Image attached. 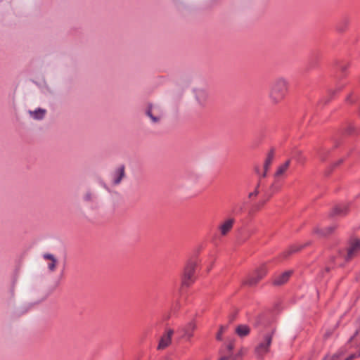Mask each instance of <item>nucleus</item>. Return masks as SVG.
I'll return each mask as SVG.
<instances>
[{
    "mask_svg": "<svg viewBox=\"0 0 360 360\" xmlns=\"http://www.w3.org/2000/svg\"><path fill=\"white\" fill-rule=\"evenodd\" d=\"M267 270L265 266H261L254 273L249 275L246 280L243 282V285L249 286L256 285L266 274Z\"/></svg>",
    "mask_w": 360,
    "mask_h": 360,
    "instance_id": "7ed1b4c3",
    "label": "nucleus"
},
{
    "mask_svg": "<svg viewBox=\"0 0 360 360\" xmlns=\"http://www.w3.org/2000/svg\"><path fill=\"white\" fill-rule=\"evenodd\" d=\"M243 209L244 208L243 205H236L233 210V212L236 214H238L243 212Z\"/></svg>",
    "mask_w": 360,
    "mask_h": 360,
    "instance_id": "72a5a7b5",
    "label": "nucleus"
},
{
    "mask_svg": "<svg viewBox=\"0 0 360 360\" xmlns=\"http://www.w3.org/2000/svg\"><path fill=\"white\" fill-rule=\"evenodd\" d=\"M311 243H312L311 241H308V242H307L306 243L303 244V245H302V246H303V247H304V248H306V247H307V246L310 245L311 244Z\"/></svg>",
    "mask_w": 360,
    "mask_h": 360,
    "instance_id": "ea45409f",
    "label": "nucleus"
},
{
    "mask_svg": "<svg viewBox=\"0 0 360 360\" xmlns=\"http://www.w3.org/2000/svg\"><path fill=\"white\" fill-rule=\"evenodd\" d=\"M124 176L125 166L124 165H121L115 169L112 174V184L115 186L120 184Z\"/></svg>",
    "mask_w": 360,
    "mask_h": 360,
    "instance_id": "0eeeda50",
    "label": "nucleus"
},
{
    "mask_svg": "<svg viewBox=\"0 0 360 360\" xmlns=\"http://www.w3.org/2000/svg\"><path fill=\"white\" fill-rule=\"evenodd\" d=\"M303 248H304V247L302 246V245H292V246L290 247V248L288 250L285 251L283 253V257L284 258H287L290 255H292L293 253H295L297 252H299L301 250H302Z\"/></svg>",
    "mask_w": 360,
    "mask_h": 360,
    "instance_id": "4be33fe9",
    "label": "nucleus"
},
{
    "mask_svg": "<svg viewBox=\"0 0 360 360\" xmlns=\"http://www.w3.org/2000/svg\"><path fill=\"white\" fill-rule=\"evenodd\" d=\"M274 331L270 333L266 334L264 336V342H261L258 345V346L255 348V354L259 356H263L269 352V347L271 343L272 337H273Z\"/></svg>",
    "mask_w": 360,
    "mask_h": 360,
    "instance_id": "20e7f679",
    "label": "nucleus"
},
{
    "mask_svg": "<svg viewBox=\"0 0 360 360\" xmlns=\"http://www.w3.org/2000/svg\"><path fill=\"white\" fill-rule=\"evenodd\" d=\"M288 82L283 77H278L271 84L269 96L274 104L278 103L285 96L288 91Z\"/></svg>",
    "mask_w": 360,
    "mask_h": 360,
    "instance_id": "f257e3e1",
    "label": "nucleus"
},
{
    "mask_svg": "<svg viewBox=\"0 0 360 360\" xmlns=\"http://www.w3.org/2000/svg\"><path fill=\"white\" fill-rule=\"evenodd\" d=\"M292 274V271H287L276 276L273 280L274 285H281L285 283Z\"/></svg>",
    "mask_w": 360,
    "mask_h": 360,
    "instance_id": "9d476101",
    "label": "nucleus"
},
{
    "mask_svg": "<svg viewBox=\"0 0 360 360\" xmlns=\"http://www.w3.org/2000/svg\"><path fill=\"white\" fill-rule=\"evenodd\" d=\"M250 328L247 325H239L236 328V333L240 337L247 336L250 333Z\"/></svg>",
    "mask_w": 360,
    "mask_h": 360,
    "instance_id": "a211bd4d",
    "label": "nucleus"
},
{
    "mask_svg": "<svg viewBox=\"0 0 360 360\" xmlns=\"http://www.w3.org/2000/svg\"><path fill=\"white\" fill-rule=\"evenodd\" d=\"M179 307H180V304H179V301H176L172 306L171 312L174 313V314L177 313Z\"/></svg>",
    "mask_w": 360,
    "mask_h": 360,
    "instance_id": "2f4dec72",
    "label": "nucleus"
},
{
    "mask_svg": "<svg viewBox=\"0 0 360 360\" xmlns=\"http://www.w3.org/2000/svg\"><path fill=\"white\" fill-rule=\"evenodd\" d=\"M345 86V84H338L335 89L330 90L329 91L330 97L324 99L323 103L324 104H327L331 99V98L338 91H340Z\"/></svg>",
    "mask_w": 360,
    "mask_h": 360,
    "instance_id": "b1692460",
    "label": "nucleus"
},
{
    "mask_svg": "<svg viewBox=\"0 0 360 360\" xmlns=\"http://www.w3.org/2000/svg\"><path fill=\"white\" fill-rule=\"evenodd\" d=\"M303 248H304V247L302 246V245H292V246L290 247V248L288 250L285 251L283 253V257L284 258H287L290 255H292L293 253H295L297 252H299L301 250H302Z\"/></svg>",
    "mask_w": 360,
    "mask_h": 360,
    "instance_id": "5701e85b",
    "label": "nucleus"
},
{
    "mask_svg": "<svg viewBox=\"0 0 360 360\" xmlns=\"http://www.w3.org/2000/svg\"><path fill=\"white\" fill-rule=\"evenodd\" d=\"M243 354V350L240 349V351L231 360H241V357H242Z\"/></svg>",
    "mask_w": 360,
    "mask_h": 360,
    "instance_id": "e433bc0d",
    "label": "nucleus"
},
{
    "mask_svg": "<svg viewBox=\"0 0 360 360\" xmlns=\"http://www.w3.org/2000/svg\"><path fill=\"white\" fill-rule=\"evenodd\" d=\"M348 207L347 206H336L333 209V210L330 212L329 216L330 217H333L335 216H344L347 213Z\"/></svg>",
    "mask_w": 360,
    "mask_h": 360,
    "instance_id": "4468645a",
    "label": "nucleus"
},
{
    "mask_svg": "<svg viewBox=\"0 0 360 360\" xmlns=\"http://www.w3.org/2000/svg\"><path fill=\"white\" fill-rule=\"evenodd\" d=\"M234 219L231 218L226 220L220 226L219 231L222 236H226L233 228Z\"/></svg>",
    "mask_w": 360,
    "mask_h": 360,
    "instance_id": "ddd939ff",
    "label": "nucleus"
},
{
    "mask_svg": "<svg viewBox=\"0 0 360 360\" xmlns=\"http://www.w3.org/2000/svg\"><path fill=\"white\" fill-rule=\"evenodd\" d=\"M84 200L86 202H91L93 200V194L91 191H87L84 196Z\"/></svg>",
    "mask_w": 360,
    "mask_h": 360,
    "instance_id": "473e14b6",
    "label": "nucleus"
},
{
    "mask_svg": "<svg viewBox=\"0 0 360 360\" xmlns=\"http://www.w3.org/2000/svg\"><path fill=\"white\" fill-rule=\"evenodd\" d=\"M345 132L349 135H352L356 132V128L352 124H348L345 128Z\"/></svg>",
    "mask_w": 360,
    "mask_h": 360,
    "instance_id": "7c9ffc66",
    "label": "nucleus"
},
{
    "mask_svg": "<svg viewBox=\"0 0 360 360\" xmlns=\"http://www.w3.org/2000/svg\"><path fill=\"white\" fill-rule=\"evenodd\" d=\"M262 184V181H261V179L259 180L255 188L254 189V191L252 192H250L249 194H248V198L249 199H252L254 197H256L258 195V194L259 193V187Z\"/></svg>",
    "mask_w": 360,
    "mask_h": 360,
    "instance_id": "bb28decb",
    "label": "nucleus"
},
{
    "mask_svg": "<svg viewBox=\"0 0 360 360\" xmlns=\"http://www.w3.org/2000/svg\"><path fill=\"white\" fill-rule=\"evenodd\" d=\"M282 187V184L278 179H276L274 182L270 186L269 191L266 193L268 198H271L272 195L276 192H278Z\"/></svg>",
    "mask_w": 360,
    "mask_h": 360,
    "instance_id": "f3484780",
    "label": "nucleus"
},
{
    "mask_svg": "<svg viewBox=\"0 0 360 360\" xmlns=\"http://www.w3.org/2000/svg\"><path fill=\"white\" fill-rule=\"evenodd\" d=\"M359 356L358 354H352L346 356L342 351H340L333 356H327L326 360H352Z\"/></svg>",
    "mask_w": 360,
    "mask_h": 360,
    "instance_id": "6e6552de",
    "label": "nucleus"
},
{
    "mask_svg": "<svg viewBox=\"0 0 360 360\" xmlns=\"http://www.w3.org/2000/svg\"><path fill=\"white\" fill-rule=\"evenodd\" d=\"M153 106L151 103H149L148 105V108L146 110V115L150 118L151 121L153 123H158L160 121L162 115H153Z\"/></svg>",
    "mask_w": 360,
    "mask_h": 360,
    "instance_id": "dca6fc26",
    "label": "nucleus"
},
{
    "mask_svg": "<svg viewBox=\"0 0 360 360\" xmlns=\"http://www.w3.org/2000/svg\"><path fill=\"white\" fill-rule=\"evenodd\" d=\"M337 225H332L326 229H321L319 227H315L314 229V233L318 234L321 237H327L331 235L337 229Z\"/></svg>",
    "mask_w": 360,
    "mask_h": 360,
    "instance_id": "1a4fd4ad",
    "label": "nucleus"
},
{
    "mask_svg": "<svg viewBox=\"0 0 360 360\" xmlns=\"http://www.w3.org/2000/svg\"><path fill=\"white\" fill-rule=\"evenodd\" d=\"M347 253L345 257L346 262L351 260L353 257L360 250V240L357 238H351L349 242Z\"/></svg>",
    "mask_w": 360,
    "mask_h": 360,
    "instance_id": "39448f33",
    "label": "nucleus"
},
{
    "mask_svg": "<svg viewBox=\"0 0 360 360\" xmlns=\"http://www.w3.org/2000/svg\"><path fill=\"white\" fill-rule=\"evenodd\" d=\"M227 349L229 350V352H231L234 347V344H233V342H230L227 346Z\"/></svg>",
    "mask_w": 360,
    "mask_h": 360,
    "instance_id": "4c0bfd02",
    "label": "nucleus"
},
{
    "mask_svg": "<svg viewBox=\"0 0 360 360\" xmlns=\"http://www.w3.org/2000/svg\"><path fill=\"white\" fill-rule=\"evenodd\" d=\"M219 360H229V358L226 356L221 357Z\"/></svg>",
    "mask_w": 360,
    "mask_h": 360,
    "instance_id": "79ce46f5",
    "label": "nucleus"
},
{
    "mask_svg": "<svg viewBox=\"0 0 360 360\" xmlns=\"http://www.w3.org/2000/svg\"><path fill=\"white\" fill-rule=\"evenodd\" d=\"M226 328H227V326H220L219 330L217 333V336H216V338L218 340H221L222 335L226 331Z\"/></svg>",
    "mask_w": 360,
    "mask_h": 360,
    "instance_id": "c85d7f7f",
    "label": "nucleus"
},
{
    "mask_svg": "<svg viewBox=\"0 0 360 360\" xmlns=\"http://www.w3.org/2000/svg\"><path fill=\"white\" fill-rule=\"evenodd\" d=\"M46 112V110L42 108H38L34 111H30V114L32 117L38 120H42L44 117Z\"/></svg>",
    "mask_w": 360,
    "mask_h": 360,
    "instance_id": "412c9836",
    "label": "nucleus"
},
{
    "mask_svg": "<svg viewBox=\"0 0 360 360\" xmlns=\"http://www.w3.org/2000/svg\"><path fill=\"white\" fill-rule=\"evenodd\" d=\"M325 270L326 272H329L330 271V269L329 267H326Z\"/></svg>",
    "mask_w": 360,
    "mask_h": 360,
    "instance_id": "a18cd8bd",
    "label": "nucleus"
},
{
    "mask_svg": "<svg viewBox=\"0 0 360 360\" xmlns=\"http://www.w3.org/2000/svg\"><path fill=\"white\" fill-rule=\"evenodd\" d=\"M346 101L349 103H353V100L352 99V97H351V95H349L347 98H346Z\"/></svg>",
    "mask_w": 360,
    "mask_h": 360,
    "instance_id": "58836bf2",
    "label": "nucleus"
},
{
    "mask_svg": "<svg viewBox=\"0 0 360 360\" xmlns=\"http://www.w3.org/2000/svg\"><path fill=\"white\" fill-rule=\"evenodd\" d=\"M290 165V160H286L283 165H280L275 173V178H278V176L283 175L288 169Z\"/></svg>",
    "mask_w": 360,
    "mask_h": 360,
    "instance_id": "aec40b11",
    "label": "nucleus"
},
{
    "mask_svg": "<svg viewBox=\"0 0 360 360\" xmlns=\"http://www.w3.org/2000/svg\"><path fill=\"white\" fill-rule=\"evenodd\" d=\"M58 261L56 259H52L50 263L48 264V269L51 272L56 270Z\"/></svg>",
    "mask_w": 360,
    "mask_h": 360,
    "instance_id": "c756f323",
    "label": "nucleus"
},
{
    "mask_svg": "<svg viewBox=\"0 0 360 360\" xmlns=\"http://www.w3.org/2000/svg\"><path fill=\"white\" fill-rule=\"evenodd\" d=\"M350 18L348 16H343L337 23L335 29L337 32L342 33L347 30L349 24Z\"/></svg>",
    "mask_w": 360,
    "mask_h": 360,
    "instance_id": "f8f14e48",
    "label": "nucleus"
},
{
    "mask_svg": "<svg viewBox=\"0 0 360 360\" xmlns=\"http://www.w3.org/2000/svg\"><path fill=\"white\" fill-rule=\"evenodd\" d=\"M330 153V149L326 148H319L316 149V155L321 162L326 161Z\"/></svg>",
    "mask_w": 360,
    "mask_h": 360,
    "instance_id": "2eb2a0df",
    "label": "nucleus"
},
{
    "mask_svg": "<svg viewBox=\"0 0 360 360\" xmlns=\"http://www.w3.org/2000/svg\"><path fill=\"white\" fill-rule=\"evenodd\" d=\"M266 174H267V171L264 169V172L262 174V177H266Z\"/></svg>",
    "mask_w": 360,
    "mask_h": 360,
    "instance_id": "a19ab883",
    "label": "nucleus"
},
{
    "mask_svg": "<svg viewBox=\"0 0 360 360\" xmlns=\"http://www.w3.org/2000/svg\"><path fill=\"white\" fill-rule=\"evenodd\" d=\"M197 263L194 260H188L181 274V284L182 288H188L195 281V268Z\"/></svg>",
    "mask_w": 360,
    "mask_h": 360,
    "instance_id": "f03ea898",
    "label": "nucleus"
},
{
    "mask_svg": "<svg viewBox=\"0 0 360 360\" xmlns=\"http://www.w3.org/2000/svg\"><path fill=\"white\" fill-rule=\"evenodd\" d=\"M174 334L172 329H167L165 333L161 336L158 345V349L162 350L169 347L172 342V337Z\"/></svg>",
    "mask_w": 360,
    "mask_h": 360,
    "instance_id": "423d86ee",
    "label": "nucleus"
},
{
    "mask_svg": "<svg viewBox=\"0 0 360 360\" xmlns=\"http://www.w3.org/2000/svg\"><path fill=\"white\" fill-rule=\"evenodd\" d=\"M349 67V64L348 63H342L338 65V69L341 72V77H344L346 76V72Z\"/></svg>",
    "mask_w": 360,
    "mask_h": 360,
    "instance_id": "a878e982",
    "label": "nucleus"
},
{
    "mask_svg": "<svg viewBox=\"0 0 360 360\" xmlns=\"http://www.w3.org/2000/svg\"><path fill=\"white\" fill-rule=\"evenodd\" d=\"M281 309H282L281 304L278 302L274 304L272 309L271 310H269V312L278 314L281 311Z\"/></svg>",
    "mask_w": 360,
    "mask_h": 360,
    "instance_id": "cd10ccee",
    "label": "nucleus"
},
{
    "mask_svg": "<svg viewBox=\"0 0 360 360\" xmlns=\"http://www.w3.org/2000/svg\"><path fill=\"white\" fill-rule=\"evenodd\" d=\"M274 158V149L271 148L267 154L266 158L264 163V169L268 171L272 161Z\"/></svg>",
    "mask_w": 360,
    "mask_h": 360,
    "instance_id": "6ab92c4d",
    "label": "nucleus"
},
{
    "mask_svg": "<svg viewBox=\"0 0 360 360\" xmlns=\"http://www.w3.org/2000/svg\"><path fill=\"white\" fill-rule=\"evenodd\" d=\"M330 259H331V262H335V257H331Z\"/></svg>",
    "mask_w": 360,
    "mask_h": 360,
    "instance_id": "c03bdc74",
    "label": "nucleus"
},
{
    "mask_svg": "<svg viewBox=\"0 0 360 360\" xmlns=\"http://www.w3.org/2000/svg\"><path fill=\"white\" fill-rule=\"evenodd\" d=\"M195 323H188V326L185 328L184 336L186 338L190 339L193 336V331L195 330Z\"/></svg>",
    "mask_w": 360,
    "mask_h": 360,
    "instance_id": "393cba45",
    "label": "nucleus"
},
{
    "mask_svg": "<svg viewBox=\"0 0 360 360\" xmlns=\"http://www.w3.org/2000/svg\"><path fill=\"white\" fill-rule=\"evenodd\" d=\"M342 253H343V250H338V254H339V255H342Z\"/></svg>",
    "mask_w": 360,
    "mask_h": 360,
    "instance_id": "37998d69",
    "label": "nucleus"
},
{
    "mask_svg": "<svg viewBox=\"0 0 360 360\" xmlns=\"http://www.w3.org/2000/svg\"><path fill=\"white\" fill-rule=\"evenodd\" d=\"M323 360H326V358Z\"/></svg>",
    "mask_w": 360,
    "mask_h": 360,
    "instance_id": "49530a36",
    "label": "nucleus"
},
{
    "mask_svg": "<svg viewBox=\"0 0 360 360\" xmlns=\"http://www.w3.org/2000/svg\"><path fill=\"white\" fill-rule=\"evenodd\" d=\"M345 161V159L344 158H341L339 160H338L337 162H334L333 164V165L331 166V168H330V170H333V168H335V167H338L340 165H341L342 163H343ZM331 171H330L329 172H330Z\"/></svg>",
    "mask_w": 360,
    "mask_h": 360,
    "instance_id": "f704fd0d",
    "label": "nucleus"
},
{
    "mask_svg": "<svg viewBox=\"0 0 360 360\" xmlns=\"http://www.w3.org/2000/svg\"><path fill=\"white\" fill-rule=\"evenodd\" d=\"M195 98L198 104L201 107H205L207 103L208 94L203 89H198L195 91Z\"/></svg>",
    "mask_w": 360,
    "mask_h": 360,
    "instance_id": "9b49d317",
    "label": "nucleus"
},
{
    "mask_svg": "<svg viewBox=\"0 0 360 360\" xmlns=\"http://www.w3.org/2000/svg\"><path fill=\"white\" fill-rule=\"evenodd\" d=\"M43 257L45 259H49V260H52V259H56L53 255L52 254H50V253H46L43 255Z\"/></svg>",
    "mask_w": 360,
    "mask_h": 360,
    "instance_id": "c9c22d12",
    "label": "nucleus"
}]
</instances>
